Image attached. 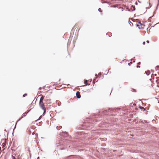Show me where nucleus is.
Returning a JSON list of instances; mask_svg holds the SVG:
<instances>
[{"label": "nucleus", "mask_w": 159, "mask_h": 159, "mask_svg": "<svg viewBox=\"0 0 159 159\" xmlns=\"http://www.w3.org/2000/svg\"><path fill=\"white\" fill-rule=\"evenodd\" d=\"M39 106L41 108L43 111L44 112L43 113V114L46 112V109L45 107V106L44 105V104L43 102L42 103H39Z\"/></svg>", "instance_id": "obj_1"}, {"label": "nucleus", "mask_w": 159, "mask_h": 159, "mask_svg": "<svg viewBox=\"0 0 159 159\" xmlns=\"http://www.w3.org/2000/svg\"><path fill=\"white\" fill-rule=\"evenodd\" d=\"M31 109H30L29 110H28L27 111H26L25 112V113H24L22 115V116L21 118H20L17 120V122L20 120V119H22L23 117H25L26 116V114H27L30 110H31Z\"/></svg>", "instance_id": "obj_2"}, {"label": "nucleus", "mask_w": 159, "mask_h": 159, "mask_svg": "<svg viewBox=\"0 0 159 159\" xmlns=\"http://www.w3.org/2000/svg\"><path fill=\"white\" fill-rule=\"evenodd\" d=\"M76 97L78 98H81V95L80 94V92L77 91L76 93Z\"/></svg>", "instance_id": "obj_3"}, {"label": "nucleus", "mask_w": 159, "mask_h": 159, "mask_svg": "<svg viewBox=\"0 0 159 159\" xmlns=\"http://www.w3.org/2000/svg\"><path fill=\"white\" fill-rule=\"evenodd\" d=\"M139 25L137 24L136 25L137 26L139 27V29L143 28L142 26L143 25V24H142L140 22H139Z\"/></svg>", "instance_id": "obj_4"}, {"label": "nucleus", "mask_w": 159, "mask_h": 159, "mask_svg": "<svg viewBox=\"0 0 159 159\" xmlns=\"http://www.w3.org/2000/svg\"><path fill=\"white\" fill-rule=\"evenodd\" d=\"M44 98V97L43 96H42L41 98H40V99L39 100V103H42L43 102V100Z\"/></svg>", "instance_id": "obj_5"}, {"label": "nucleus", "mask_w": 159, "mask_h": 159, "mask_svg": "<svg viewBox=\"0 0 159 159\" xmlns=\"http://www.w3.org/2000/svg\"><path fill=\"white\" fill-rule=\"evenodd\" d=\"M50 99H45V101L47 102V103H50Z\"/></svg>", "instance_id": "obj_6"}, {"label": "nucleus", "mask_w": 159, "mask_h": 159, "mask_svg": "<svg viewBox=\"0 0 159 159\" xmlns=\"http://www.w3.org/2000/svg\"><path fill=\"white\" fill-rule=\"evenodd\" d=\"M84 84H85L84 86H86L87 85V80H85L84 81Z\"/></svg>", "instance_id": "obj_7"}, {"label": "nucleus", "mask_w": 159, "mask_h": 159, "mask_svg": "<svg viewBox=\"0 0 159 159\" xmlns=\"http://www.w3.org/2000/svg\"><path fill=\"white\" fill-rule=\"evenodd\" d=\"M159 68V66H157L156 67V70H158V69Z\"/></svg>", "instance_id": "obj_8"}, {"label": "nucleus", "mask_w": 159, "mask_h": 159, "mask_svg": "<svg viewBox=\"0 0 159 159\" xmlns=\"http://www.w3.org/2000/svg\"><path fill=\"white\" fill-rule=\"evenodd\" d=\"M132 7H133V9L132 10V11H134V10H135V7L134 6H132Z\"/></svg>", "instance_id": "obj_9"}, {"label": "nucleus", "mask_w": 159, "mask_h": 159, "mask_svg": "<svg viewBox=\"0 0 159 159\" xmlns=\"http://www.w3.org/2000/svg\"><path fill=\"white\" fill-rule=\"evenodd\" d=\"M145 73L147 75H149L150 74V73H148V72H147L146 71L145 72Z\"/></svg>", "instance_id": "obj_10"}, {"label": "nucleus", "mask_w": 159, "mask_h": 159, "mask_svg": "<svg viewBox=\"0 0 159 159\" xmlns=\"http://www.w3.org/2000/svg\"><path fill=\"white\" fill-rule=\"evenodd\" d=\"M98 11H100V12H102V10L101 9V8H100L98 9Z\"/></svg>", "instance_id": "obj_11"}, {"label": "nucleus", "mask_w": 159, "mask_h": 159, "mask_svg": "<svg viewBox=\"0 0 159 159\" xmlns=\"http://www.w3.org/2000/svg\"><path fill=\"white\" fill-rule=\"evenodd\" d=\"M12 159H17L14 156H13V155L12 156Z\"/></svg>", "instance_id": "obj_12"}, {"label": "nucleus", "mask_w": 159, "mask_h": 159, "mask_svg": "<svg viewBox=\"0 0 159 159\" xmlns=\"http://www.w3.org/2000/svg\"><path fill=\"white\" fill-rule=\"evenodd\" d=\"M26 95H27V94L26 93H25L23 95V97H24Z\"/></svg>", "instance_id": "obj_13"}, {"label": "nucleus", "mask_w": 159, "mask_h": 159, "mask_svg": "<svg viewBox=\"0 0 159 159\" xmlns=\"http://www.w3.org/2000/svg\"><path fill=\"white\" fill-rule=\"evenodd\" d=\"M140 109L143 108V109H144V110H145V108H144V107H140Z\"/></svg>", "instance_id": "obj_14"}, {"label": "nucleus", "mask_w": 159, "mask_h": 159, "mask_svg": "<svg viewBox=\"0 0 159 159\" xmlns=\"http://www.w3.org/2000/svg\"><path fill=\"white\" fill-rule=\"evenodd\" d=\"M140 64H141L140 62H138V65H140Z\"/></svg>", "instance_id": "obj_15"}, {"label": "nucleus", "mask_w": 159, "mask_h": 159, "mask_svg": "<svg viewBox=\"0 0 159 159\" xmlns=\"http://www.w3.org/2000/svg\"><path fill=\"white\" fill-rule=\"evenodd\" d=\"M145 42H143V44H144H144H145Z\"/></svg>", "instance_id": "obj_16"}, {"label": "nucleus", "mask_w": 159, "mask_h": 159, "mask_svg": "<svg viewBox=\"0 0 159 159\" xmlns=\"http://www.w3.org/2000/svg\"><path fill=\"white\" fill-rule=\"evenodd\" d=\"M137 68H140V66H137Z\"/></svg>", "instance_id": "obj_17"}, {"label": "nucleus", "mask_w": 159, "mask_h": 159, "mask_svg": "<svg viewBox=\"0 0 159 159\" xmlns=\"http://www.w3.org/2000/svg\"><path fill=\"white\" fill-rule=\"evenodd\" d=\"M146 42L148 43H149V41L148 40H147Z\"/></svg>", "instance_id": "obj_18"}, {"label": "nucleus", "mask_w": 159, "mask_h": 159, "mask_svg": "<svg viewBox=\"0 0 159 159\" xmlns=\"http://www.w3.org/2000/svg\"><path fill=\"white\" fill-rule=\"evenodd\" d=\"M95 75L96 76L97 75V74H95Z\"/></svg>", "instance_id": "obj_19"}, {"label": "nucleus", "mask_w": 159, "mask_h": 159, "mask_svg": "<svg viewBox=\"0 0 159 159\" xmlns=\"http://www.w3.org/2000/svg\"><path fill=\"white\" fill-rule=\"evenodd\" d=\"M41 89V88H39V89Z\"/></svg>", "instance_id": "obj_20"}, {"label": "nucleus", "mask_w": 159, "mask_h": 159, "mask_svg": "<svg viewBox=\"0 0 159 159\" xmlns=\"http://www.w3.org/2000/svg\"><path fill=\"white\" fill-rule=\"evenodd\" d=\"M64 149V148H62V149Z\"/></svg>", "instance_id": "obj_21"}, {"label": "nucleus", "mask_w": 159, "mask_h": 159, "mask_svg": "<svg viewBox=\"0 0 159 159\" xmlns=\"http://www.w3.org/2000/svg\"><path fill=\"white\" fill-rule=\"evenodd\" d=\"M46 98H48V97L47 96H46Z\"/></svg>", "instance_id": "obj_22"}]
</instances>
